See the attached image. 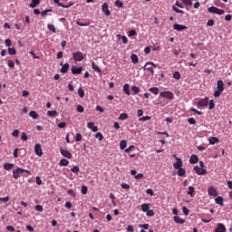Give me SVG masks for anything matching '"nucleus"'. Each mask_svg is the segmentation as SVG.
Wrapping results in <instances>:
<instances>
[{
  "label": "nucleus",
  "instance_id": "f3484780",
  "mask_svg": "<svg viewBox=\"0 0 232 232\" xmlns=\"http://www.w3.org/2000/svg\"><path fill=\"white\" fill-rule=\"evenodd\" d=\"M215 232H226V226L222 223H218Z\"/></svg>",
  "mask_w": 232,
  "mask_h": 232
},
{
  "label": "nucleus",
  "instance_id": "de8ad7c7",
  "mask_svg": "<svg viewBox=\"0 0 232 232\" xmlns=\"http://www.w3.org/2000/svg\"><path fill=\"white\" fill-rule=\"evenodd\" d=\"M35 211H39V213H43V205H36L34 207Z\"/></svg>",
  "mask_w": 232,
  "mask_h": 232
},
{
  "label": "nucleus",
  "instance_id": "0eeeda50",
  "mask_svg": "<svg viewBox=\"0 0 232 232\" xmlns=\"http://www.w3.org/2000/svg\"><path fill=\"white\" fill-rule=\"evenodd\" d=\"M160 96L163 97L164 99H168L169 101H171V99L174 97L173 92L169 91L160 92Z\"/></svg>",
  "mask_w": 232,
  "mask_h": 232
},
{
  "label": "nucleus",
  "instance_id": "473e14b6",
  "mask_svg": "<svg viewBox=\"0 0 232 232\" xmlns=\"http://www.w3.org/2000/svg\"><path fill=\"white\" fill-rule=\"evenodd\" d=\"M131 91L133 92L134 95L140 93V89L135 85L131 87Z\"/></svg>",
  "mask_w": 232,
  "mask_h": 232
},
{
  "label": "nucleus",
  "instance_id": "8fccbe9b",
  "mask_svg": "<svg viewBox=\"0 0 232 232\" xmlns=\"http://www.w3.org/2000/svg\"><path fill=\"white\" fill-rule=\"evenodd\" d=\"M76 24H78V26H90V23H82L80 21H77Z\"/></svg>",
  "mask_w": 232,
  "mask_h": 232
},
{
  "label": "nucleus",
  "instance_id": "9b49d317",
  "mask_svg": "<svg viewBox=\"0 0 232 232\" xmlns=\"http://www.w3.org/2000/svg\"><path fill=\"white\" fill-rule=\"evenodd\" d=\"M174 30H177V32H182V30H188V26L184 24H175L173 25Z\"/></svg>",
  "mask_w": 232,
  "mask_h": 232
},
{
  "label": "nucleus",
  "instance_id": "603ef678",
  "mask_svg": "<svg viewBox=\"0 0 232 232\" xmlns=\"http://www.w3.org/2000/svg\"><path fill=\"white\" fill-rule=\"evenodd\" d=\"M137 35V31H135L134 29L129 31V37H133Z\"/></svg>",
  "mask_w": 232,
  "mask_h": 232
},
{
  "label": "nucleus",
  "instance_id": "4468645a",
  "mask_svg": "<svg viewBox=\"0 0 232 232\" xmlns=\"http://www.w3.org/2000/svg\"><path fill=\"white\" fill-rule=\"evenodd\" d=\"M194 171L197 173V175H206V169H202L198 166H196L194 168Z\"/></svg>",
  "mask_w": 232,
  "mask_h": 232
},
{
  "label": "nucleus",
  "instance_id": "774afa93",
  "mask_svg": "<svg viewBox=\"0 0 232 232\" xmlns=\"http://www.w3.org/2000/svg\"><path fill=\"white\" fill-rule=\"evenodd\" d=\"M155 215V212H153V210H149L147 212V217H153Z\"/></svg>",
  "mask_w": 232,
  "mask_h": 232
},
{
  "label": "nucleus",
  "instance_id": "4be33fe9",
  "mask_svg": "<svg viewBox=\"0 0 232 232\" xmlns=\"http://www.w3.org/2000/svg\"><path fill=\"white\" fill-rule=\"evenodd\" d=\"M92 70H94V72H97L98 73H102V72L101 70V68L99 67V65L95 64V62L92 63Z\"/></svg>",
  "mask_w": 232,
  "mask_h": 232
},
{
  "label": "nucleus",
  "instance_id": "b1692460",
  "mask_svg": "<svg viewBox=\"0 0 232 232\" xmlns=\"http://www.w3.org/2000/svg\"><path fill=\"white\" fill-rule=\"evenodd\" d=\"M216 204H218L219 206H224V198L222 197H218L215 198Z\"/></svg>",
  "mask_w": 232,
  "mask_h": 232
},
{
  "label": "nucleus",
  "instance_id": "5fc2aeb1",
  "mask_svg": "<svg viewBox=\"0 0 232 232\" xmlns=\"http://www.w3.org/2000/svg\"><path fill=\"white\" fill-rule=\"evenodd\" d=\"M172 9L174 12H176V14H184L183 10L177 8L176 6H173Z\"/></svg>",
  "mask_w": 232,
  "mask_h": 232
},
{
  "label": "nucleus",
  "instance_id": "ea45409f",
  "mask_svg": "<svg viewBox=\"0 0 232 232\" xmlns=\"http://www.w3.org/2000/svg\"><path fill=\"white\" fill-rule=\"evenodd\" d=\"M72 173H79L81 171V169L79 166H74L73 168L71 169Z\"/></svg>",
  "mask_w": 232,
  "mask_h": 232
},
{
  "label": "nucleus",
  "instance_id": "58836bf2",
  "mask_svg": "<svg viewBox=\"0 0 232 232\" xmlns=\"http://www.w3.org/2000/svg\"><path fill=\"white\" fill-rule=\"evenodd\" d=\"M78 95L81 97V99L84 97V90L81 87L78 89Z\"/></svg>",
  "mask_w": 232,
  "mask_h": 232
},
{
  "label": "nucleus",
  "instance_id": "4d7b16f0",
  "mask_svg": "<svg viewBox=\"0 0 232 232\" xmlns=\"http://www.w3.org/2000/svg\"><path fill=\"white\" fill-rule=\"evenodd\" d=\"M48 12H52V9L44 10L41 14L42 17H45Z\"/></svg>",
  "mask_w": 232,
  "mask_h": 232
},
{
  "label": "nucleus",
  "instance_id": "79ce46f5",
  "mask_svg": "<svg viewBox=\"0 0 232 232\" xmlns=\"http://www.w3.org/2000/svg\"><path fill=\"white\" fill-rule=\"evenodd\" d=\"M95 138L98 139L100 140V142H101L102 140V139H104V136L102 135V133L97 132L95 134Z\"/></svg>",
  "mask_w": 232,
  "mask_h": 232
},
{
  "label": "nucleus",
  "instance_id": "bb28decb",
  "mask_svg": "<svg viewBox=\"0 0 232 232\" xmlns=\"http://www.w3.org/2000/svg\"><path fill=\"white\" fill-rule=\"evenodd\" d=\"M186 175V169L183 168L178 169V176L179 177H184Z\"/></svg>",
  "mask_w": 232,
  "mask_h": 232
},
{
  "label": "nucleus",
  "instance_id": "cd10ccee",
  "mask_svg": "<svg viewBox=\"0 0 232 232\" xmlns=\"http://www.w3.org/2000/svg\"><path fill=\"white\" fill-rule=\"evenodd\" d=\"M149 92H150L154 95H159V88L158 87H151L149 89Z\"/></svg>",
  "mask_w": 232,
  "mask_h": 232
},
{
  "label": "nucleus",
  "instance_id": "6ab92c4d",
  "mask_svg": "<svg viewBox=\"0 0 232 232\" xmlns=\"http://www.w3.org/2000/svg\"><path fill=\"white\" fill-rule=\"evenodd\" d=\"M173 220H174V222H176V224H186V220L180 218V217H179V216H175L173 218Z\"/></svg>",
  "mask_w": 232,
  "mask_h": 232
},
{
  "label": "nucleus",
  "instance_id": "dca6fc26",
  "mask_svg": "<svg viewBox=\"0 0 232 232\" xmlns=\"http://www.w3.org/2000/svg\"><path fill=\"white\" fill-rule=\"evenodd\" d=\"M61 155H63V157H65V159H72V154L70 151L66 150H60Z\"/></svg>",
  "mask_w": 232,
  "mask_h": 232
},
{
  "label": "nucleus",
  "instance_id": "69168bd1",
  "mask_svg": "<svg viewBox=\"0 0 232 232\" xmlns=\"http://www.w3.org/2000/svg\"><path fill=\"white\" fill-rule=\"evenodd\" d=\"M26 229H27V231H29V232H34V227H32V226H30V225H27V226H26Z\"/></svg>",
  "mask_w": 232,
  "mask_h": 232
},
{
  "label": "nucleus",
  "instance_id": "7ed1b4c3",
  "mask_svg": "<svg viewBox=\"0 0 232 232\" xmlns=\"http://www.w3.org/2000/svg\"><path fill=\"white\" fill-rule=\"evenodd\" d=\"M153 68H157V64H155L153 62H148L144 66V70L150 72L152 75L153 73H155V71H153Z\"/></svg>",
  "mask_w": 232,
  "mask_h": 232
},
{
  "label": "nucleus",
  "instance_id": "e2e57ef3",
  "mask_svg": "<svg viewBox=\"0 0 232 232\" xmlns=\"http://www.w3.org/2000/svg\"><path fill=\"white\" fill-rule=\"evenodd\" d=\"M188 124H197V121L194 120V118H189L188 120Z\"/></svg>",
  "mask_w": 232,
  "mask_h": 232
},
{
  "label": "nucleus",
  "instance_id": "423d86ee",
  "mask_svg": "<svg viewBox=\"0 0 232 232\" xmlns=\"http://www.w3.org/2000/svg\"><path fill=\"white\" fill-rule=\"evenodd\" d=\"M209 104V99L208 97L201 99L198 102V108H204Z\"/></svg>",
  "mask_w": 232,
  "mask_h": 232
},
{
  "label": "nucleus",
  "instance_id": "a19ab883",
  "mask_svg": "<svg viewBox=\"0 0 232 232\" xmlns=\"http://www.w3.org/2000/svg\"><path fill=\"white\" fill-rule=\"evenodd\" d=\"M183 5H185V6H191L193 5V3L191 2V0H181Z\"/></svg>",
  "mask_w": 232,
  "mask_h": 232
},
{
  "label": "nucleus",
  "instance_id": "6e6d98bb",
  "mask_svg": "<svg viewBox=\"0 0 232 232\" xmlns=\"http://www.w3.org/2000/svg\"><path fill=\"white\" fill-rule=\"evenodd\" d=\"M82 195H86V193H88V187L82 186Z\"/></svg>",
  "mask_w": 232,
  "mask_h": 232
},
{
  "label": "nucleus",
  "instance_id": "7c9ffc66",
  "mask_svg": "<svg viewBox=\"0 0 232 232\" xmlns=\"http://www.w3.org/2000/svg\"><path fill=\"white\" fill-rule=\"evenodd\" d=\"M12 168H14V164L13 163H5L4 165V169L6 170V171H10V169H12Z\"/></svg>",
  "mask_w": 232,
  "mask_h": 232
},
{
  "label": "nucleus",
  "instance_id": "bf43d9fd",
  "mask_svg": "<svg viewBox=\"0 0 232 232\" xmlns=\"http://www.w3.org/2000/svg\"><path fill=\"white\" fill-rule=\"evenodd\" d=\"M215 24V20L210 19L207 23V26H213Z\"/></svg>",
  "mask_w": 232,
  "mask_h": 232
},
{
  "label": "nucleus",
  "instance_id": "f03ea898",
  "mask_svg": "<svg viewBox=\"0 0 232 232\" xmlns=\"http://www.w3.org/2000/svg\"><path fill=\"white\" fill-rule=\"evenodd\" d=\"M23 173H28V175H30V170L17 168L16 169L13 170V178L15 179V180H17V179H19V177H21Z\"/></svg>",
  "mask_w": 232,
  "mask_h": 232
},
{
  "label": "nucleus",
  "instance_id": "49530a36",
  "mask_svg": "<svg viewBox=\"0 0 232 232\" xmlns=\"http://www.w3.org/2000/svg\"><path fill=\"white\" fill-rule=\"evenodd\" d=\"M173 78L176 79V81H179V79H180V72H175L173 73Z\"/></svg>",
  "mask_w": 232,
  "mask_h": 232
},
{
  "label": "nucleus",
  "instance_id": "412c9836",
  "mask_svg": "<svg viewBox=\"0 0 232 232\" xmlns=\"http://www.w3.org/2000/svg\"><path fill=\"white\" fill-rule=\"evenodd\" d=\"M198 162V156L197 155H192L189 159V163L190 164H197Z\"/></svg>",
  "mask_w": 232,
  "mask_h": 232
},
{
  "label": "nucleus",
  "instance_id": "f8f14e48",
  "mask_svg": "<svg viewBox=\"0 0 232 232\" xmlns=\"http://www.w3.org/2000/svg\"><path fill=\"white\" fill-rule=\"evenodd\" d=\"M87 128H89V130H92V131H93L94 133H97V131H99V127L95 126V123L92 121L87 123Z\"/></svg>",
  "mask_w": 232,
  "mask_h": 232
},
{
  "label": "nucleus",
  "instance_id": "e433bc0d",
  "mask_svg": "<svg viewBox=\"0 0 232 232\" xmlns=\"http://www.w3.org/2000/svg\"><path fill=\"white\" fill-rule=\"evenodd\" d=\"M8 53H9V55H15L17 53V51L14 47H12V48L9 47Z\"/></svg>",
  "mask_w": 232,
  "mask_h": 232
},
{
  "label": "nucleus",
  "instance_id": "3c124183",
  "mask_svg": "<svg viewBox=\"0 0 232 232\" xmlns=\"http://www.w3.org/2000/svg\"><path fill=\"white\" fill-rule=\"evenodd\" d=\"M59 6L62 8H70V6H73V3H70L69 5H64V4H59Z\"/></svg>",
  "mask_w": 232,
  "mask_h": 232
},
{
  "label": "nucleus",
  "instance_id": "09e8293b",
  "mask_svg": "<svg viewBox=\"0 0 232 232\" xmlns=\"http://www.w3.org/2000/svg\"><path fill=\"white\" fill-rule=\"evenodd\" d=\"M76 142H81L82 140V135L81 133H77L75 136Z\"/></svg>",
  "mask_w": 232,
  "mask_h": 232
},
{
  "label": "nucleus",
  "instance_id": "39448f33",
  "mask_svg": "<svg viewBox=\"0 0 232 232\" xmlns=\"http://www.w3.org/2000/svg\"><path fill=\"white\" fill-rule=\"evenodd\" d=\"M73 61L76 63H81L84 59V55L81 52L74 53L72 54Z\"/></svg>",
  "mask_w": 232,
  "mask_h": 232
},
{
  "label": "nucleus",
  "instance_id": "338daca9",
  "mask_svg": "<svg viewBox=\"0 0 232 232\" xmlns=\"http://www.w3.org/2000/svg\"><path fill=\"white\" fill-rule=\"evenodd\" d=\"M127 231H128V232H133V231H134L133 226L129 225V226L127 227Z\"/></svg>",
  "mask_w": 232,
  "mask_h": 232
},
{
  "label": "nucleus",
  "instance_id": "aec40b11",
  "mask_svg": "<svg viewBox=\"0 0 232 232\" xmlns=\"http://www.w3.org/2000/svg\"><path fill=\"white\" fill-rule=\"evenodd\" d=\"M38 5H41V0H32L29 6L30 8H35Z\"/></svg>",
  "mask_w": 232,
  "mask_h": 232
},
{
  "label": "nucleus",
  "instance_id": "c85d7f7f",
  "mask_svg": "<svg viewBox=\"0 0 232 232\" xmlns=\"http://www.w3.org/2000/svg\"><path fill=\"white\" fill-rule=\"evenodd\" d=\"M187 193H188V195H190L191 197H195V188L189 186L188 187V191Z\"/></svg>",
  "mask_w": 232,
  "mask_h": 232
},
{
  "label": "nucleus",
  "instance_id": "4c0bfd02",
  "mask_svg": "<svg viewBox=\"0 0 232 232\" xmlns=\"http://www.w3.org/2000/svg\"><path fill=\"white\" fill-rule=\"evenodd\" d=\"M128 119V113H121L119 120L120 121H126Z\"/></svg>",
  "mask_w": 232,
  "mask_h": 232
},
{
  "label": "nucleus",
  "instance_id": "a878e982",
  "mask_svg": "<svg viewBox=\"0 0 232 232\" xmlns=\"http://www.w3.org/2000/svg\"><path fill=\"white\" fill-rule=\"evenodd\" d=\"M130 59L133 64H137V63H139V56H137V54H131Z\"/></svg>",
  "mask_w": 232,
  "mask_h": 232
},
{
  "label": "nucleus",
  "instance_id": "2f4dec72",
  "mask_svg": "<svg viewBox=\"0 0 232 232\" xmlns=\"http://www.w3.org/2000/svg\"><path fill=\"white\" fill-rule=\"evenodd\" d=\"M47 28L50 32H53V34H55V32H57V30L55 29V25L54 24H49L47 25Z\"/></svg>",
  "mask_w": 232,
  "mask_h": 232
},
{
  "label": "nucleus",
  "instance_id": "a211bd4d",
  "mask_svg": "<svg viewBox=\"0 0 232 232\" xmlns=\"http://www.w3.org/2000/svg\"><path fill=\"white\" fill-rule=\"evenodd\" d=\"M62 68H61V73H67L68 70L70 69V64L69 63H64L63 65V63H60Z\"/></svg>",
  "mask_w": 232,
  "mask_h": 232
},
{
  "label": "nucleus",
  "instance_id": "ddd939ff",
  "mask_svg": "<svg viewBox=\"0 0 232 232\" xmlns=\"http://www.w3.org/2000/svg\"><path fill=\"white\" fill-rule=\"evenodd\" d=\"M72 73L73 75H79L80 73H82V67L72 66Z\"/></svg>",
  "mask_w": 232,
  "mask_h": 232
},
{
  "label": "nucleus",
  "instance_id": "680f3d73",
  "mask_svg": "<svg viewBox=\"0 0 232 232\" xmlns=\"http://www.w3.org/2000/svg\"><path fill=\"white\" fill-rule=\"evenodd\" d=\"M21 140H28V135L23 132L21 136Z\"/></svg>",
  "mask_w": 232,
  "mask_h": 232
},
{
  "label": "nucleus",
  "instance_id": "c03bdc74",
  "mask_svg": "<svg viewBox=\"0 0 232 232\" xmlns=\"http://www.w3.org/2000/svg\"><path fill=\"white\" fill-rule=\"evenodd\" d=\"M76 111H78V113H84V107H82V105H78Z\"/></svg>",
  "mask_w": 232,
  "mask_h": 232
},
{
  "label": "nucleus",
  "instance_id": "2eb2a0df",
  "mask_svg": "<svg viewBox=\"0 0 232 232\" xmlns=\"http://www.w3.org/2000/svg\"><path fill=\"white\" fill-rule=\"evenodd\" d=\"M177 162L173 164L174 169H180L182 168V160L180 158H176Z\"/></svg>",
  "mask_w": 232,
  "mask_h": 232
},
{
  "label": "nucleus",
  "instance_id": "0e129e2a",
  "mask_svg": "<svg viewBox=\"0 0 232 232\" xmlns=\"http://www.w3.org/2000/svg\"><path fill=\"white\" fill-rule=\"evenodd\" d=\"M12 135H13V137H19V130H14L12 132Z\"/></svg>",
  "mask_w": 232,
  "mask_h": 232
},
{
  "label": "nucleus",
  "instance_id": "f257e3e1",
  "mask_svg": "<svg viewBox=\"0 0 232 232\" xmlns=\"http://www.w3.org/2000/svg\"><path fill=\"white\" fill-rule=\"evenodd\" d=\"M218 90L214 92V97H220L222 95V92H224V82L222 80H218L217 82Z\"/></svg>",
  "mask_w": 232,
  "mask_h": 232
},
{
  "label": "nucleus",
  "instance_id": "c756f323",
  "mask_svg": "<svg viewBox=\"0 0 232 232\" xmlns=\"http://www.w3.org/2000/svg\"><path fill=\"white\" fill-rule=\"evenodd\" d=\"M123 92L126 95H130V84L127 83L123 85Z\"/></svg>",
  "mask_w": 232,
  "mask_h": 232
},
{
  "label": "nucleus",
  "instance_id": "052dcab7",
  "mask_svg": "<svg viewBox=\"0 0 232 232\" xmlns=\"http://www.w3.org/2000/svg\"><path fill=\"white\" fill-rule=\"evenodd\" d=\"M7 64L9 68H15V63H14V61H8Z\"/></svg>",
  "mask_w": 232,
  "mask_h": 232
},
{
  "label": "nucleus",
  "instance_id": "5701e85b",
  "mask_svg": "<svg viewBox=\"0 0 232 232\" xmlns=\"http://www.w3.org/2000/svg\"><path fill=\"white\" fill-rule=\"evenodd\" d=\"M208 142H209V144H211L213 146V145L217 144V142H219V140L217 137H211L208 139Z\"/></svg>",
  "mask_w": 232,
  "mask_h": 232
},
{
  "label": "nucleus",
  "instance_id": "1a4fd4ad",
  "mask_svg": "<svg viewBox=\"0 0 232 232\" xmlns=\"http://www.w3.org/2000/svg\"><path fill=\"white\" fill-rule=\"evenodd\" d=\"M208 193L209 197H218V192L217 191V188H215L214 187L208 188Z\"/></svg>",
  "mask_w": 232,
  "mask_h": 232
},
{
  "label": "nucleus",
  "instance_id": "72a5a7b5",
  "mask_svg": "<svg viewBox=\"0 0 232 232\" xmlns=\"http://www.w3.org/2000/svg\"><path fill=\"white\" fill-rule=\"evenodd\" d=\"M126 146H128V142L126 140H123L120 142L121 150H126Z\"/></svg>",
  "mask_w": 232,
  "mask_h": 232
},
{
  "label": "nucleus",
  "instance_id": "13d9d810",
  "mask_svg": "<svg viewBox=\"0 0 232 232\" xmlns=\"http://www.w3.org/2000/svg\"><path fill=\"white\" fill-rule=\"evenodd\" d=\"M182 211H183L184 215H186V216L189 215V209H188V208L183 207Z\"/></svg>",
  "mask_w": 232,
  "mask_h": 232
},
{
  "label": "nucleus",
  "instance_id": "37998d69",
  "mask_svg": "<svg viewBox=\"0 0 232 232\" xmlns=\"http://www.w3.org/2000/svg\"><path fill=\"white\" fill-rule=\"evenodd\" d=\"M47 115H49V117H55V115H57V111H48Z\"/></svg>",
  "mask_w": 232,
  "mask_h": 232
},
{
  "label": "nucleus",
  "instance_id": "9d476101",
  "mask_svg": "<svg viewBox=\"0 0 232 232\" xmlns=\"http://www.w3.org/2000/svg\"><path fill=\"white\" fill-rule=\"evenodd\" d=\"M102 10L103 14H105V15H107V16L111 15V12H110V8L106 3H104L102 5Z\"/></svg>",
  "mask_w": 232,
  "mask_h": 232
},
{
  "label": "nucleus",
  "instance_id": "c9c22d12",
  "mask_svg": "<svg viewBox=\"0 0 232 232\" xmlns=\"http://www.w3.org/2000/svg\"><path fill=\"white\" fill-rule=\"evenodd\" d=\"M29 116H31L32 119H37L39 117V114H37V112L35 111H31L29 112Z\"/></svg>",
  "mask_w": 232,
  "mask_h": 232
},
{
  "label": "nucleus",
  "instance_id": "864d4df0",
  "mask_svg": "<svg viewBox=\"0 0 232 232\" xmlns=\"http://www.w3.org/2000/svg\"><path fill=\"white\" fill-rule=\"evenodd\" d=\"M215 108V102L213 100H211L208 102V109L213 110Z\"/></svg>",
  "mask_w": 232,
  "mask_h": 232
},
{
  "label": "nucleus",
  "instance_id": "f704fd0d",
  "mask_svg": "<svg viewBox=\"0 0 232 232\" xmlns=\"http://www.w3.org/2000/svg\"><path fill=\"white\" fill-rule=\"evenodd\" d=\"M70 164V161H68V160L66 159H62L60 160V166H68Z\"/></svg>",
  "mask_w": 232,
  "mask_h": 232
},
{
  "label": "nucleus",
  "instance_id": "393cba45",
  "mask_svg": "<svg viewBox=\"0 0 232 232\" xmlns=\"http://www.w3.org/2000/svg\"><path fill=\"white\" fill-rule=\"evenodd\" d=\"M141 210L143 213H147L150 210V204L143 203L141 205Z\"/></svg>",
  "mask_w": 232,
  "mask_h": 232
},
{
  "label": "nucleus",
  "instance_id": "20e7f679",
  "mask_svg": "<svg viewBox=\"0 0 232 232\" xmlns=\"http://www.w3.org/2000/svg\"><path fill=\"white\" fill-rule=\"evenodd\" d=\"M208 10L209 14H217V15H222V14H224V10L218 9V7H215V6L208 7Z\"/></svg>",
  "mask_w": 232,
  "mask_h": 232
},
{
  "label": "nucleus",
  "instance_id": "6e6552de",
  "mask_svg": "<svg viewBox=\"0 0 232 232\" xmlns=\"http://www.w3.org/2000/svg\"><path fill=\"white\" fill-rule=\"evenodd\" d=\"M34 153H35V155H38V157H43V148L41 147V144H39V143L35 144Z\"/></svg>",
  "mask_w": 232,
  "mask_h": 232
},
{
  "label": "nucleus",
  "instance_id": "a18cd8bd",
  "mask_svg": "<svg viewBox=\"0 0 232 232\" xmlns=\"http://www.w3.org/2000/svg\"><path fill=\"white\" fill-rule=\"evenodd\" d=\"M115 5L118 6V8H122V6H124V4L121 0H116Z\"/></svg>",
  "mask_w": 232,
  "mask_h": 232
}]
</instances>
